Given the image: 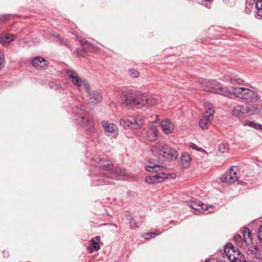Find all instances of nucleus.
<instances>
[{"label": "nucleus", "instance_id": "412c9836", "mask_svg": "<svg viewBox=\"0 0 262 262\" xmlns=\"http://www.w3.org/2000/svg\"><path fill=\"white\" fill-rule=\"evenodd\" d=\"M72 83L79 90H82L83 89L84 90L89 89V82L85 79L81 78L80 77L72 82Z\"/></svg>", "mask_w": 262, "mask_h": 262}, {"label": "nucleus", "instance_id": "6ab92c4d", "mask_svg": "<svg viewBox=\"0 0 262 262\" xmlns=\"http://www.w3.org/2000/svg\"><path fill=\"white\" fill-rule=\"evenodd\" d=\"M247 115L257 114L262 111V106L258 104H249L245 106Z\"/></svg>", "mask_w": 262, "mask_h": 262}, {"label": "nucleus", "instance_id": "a878e982", "mask_svg": "<svg viewBox=\"0 0 262 262\" xmlns=\"http://www.w3.org/2000/svg\"><path fill=\"white\" fill-rule=\"evenodd\" d=\"M204 107L206 111L203 115L205 116V118H206L207 116V117L210 118H213L214 110L212 104L209 102H205L204 103Z\"/></svg>", "mask_w": 262, "mask_h": 262}, {"label": "nucleus", "instance_id": "9b49d317", "mask_svg": "<svg viewBox=\"0 0 262 262\" xmlns=\"http://www.w3.org/2000/svg\"><path fill=\"white\" fill-rule=\"evenodd\" d=\"M101 124L105 135L113 138H116L117 137L118 128L114 123H110L107 121H103Z\"/></svg>", "mask_w": 262, "mask_h": 262}, {"label": "nucleus", "instance_id": "20e7f679", "mask_svg": "<svg viewBox=\"0 0 262 262\" xmlns=\"http://www.w3.org/2000/svg\"><path fill=\"white\" fill-rule=\"evenodd\" d=\"M96 166L103 171L104 174L112 179H119L126 175L125 169L118 167L113 168L112 162L108 160H99Z\"/></svg>", "mask_w": 262, "mask_h": 262}, {"label": "nucleus", "instance_id": "ddd939ff", "mask_svg": "<svg viewBox=\"0 0 262 262\" xmlns=\"http://www.w3.org/2000/svg\"><path fill=\"white\" fill-rule=\"evenodd\" d=\"M80 41L84 46L76 49V54L79 56L84 57L86 56V52H87L86 50L90 51L91 49L94 50L97 48L93 44L84 40H80Z\"/></svg>", "mask_w": 262, "mask_h": 262}, {"label": "nucleus", "instance_id": "72a5a7b5", "mask_svg": "<svg viewBox=\"0 0 262 262\" xmlns=\"http://www.w3.org/2000/svg\"><path fill=\"white\" fill-rule=\"evenodd\" d=\"M227 80L230 82L231 84H242L244 83V80L240 78H237V77H232L229 78L227 79Z\"/></svg>", "mask_w": 262, "mask_h": 262}, {"label": "nucleus", "instance_id": "79ce46f5", "mask_svg": "<svg viewBox=\"0 0 262 262\" xmlns=\"http://www.w3.org/2000/svg\"><path fill=\"white\" fill-rule=\"evenodd\" d=\"M252 128L256 129L257 130H259L262 131V124L257 123L255 122V121H254Z\"/></svg>", "mask_w": 262, "mask_h": 262}, {"label": "nucleus", "instance_id": "a211bd4d", "mask_svg": "<svg viewBox=\"0 0 262 262\" xmlns=\"http://www.w3.org/2000/svg\"><path fill=\"white\" fill-rule=\"evenodd\" d=\"M166 177L163 173L160 172L155 174L154 176H148L145 178V182L149 184L162 182L164 180Z\"/></svg>", "mask_w": 262, "mask_h": 262}, {"label": "nucleus", "instance_id": "473e14b6", "mask_svg": "<svg viewBox=\"0 0 262 262\" xmlns=\"http://www.w3.org/2000/svg\"><path fill=\"white\" fill-rule=\"evenodd\" d=\"M231 262H247V261L246 260L244 255L239 251L238 254L235 256V258L232 259Z\"/></svg>", "mask_w": 262, "mask_h": 262}, {"label": "nucleus", "instance_id": "c9c22d12", "mask_svg": "<svg viewBox=\"0 0 262 262\" xmlns=\"http://www.w3.org/2000/svg\"><path fill=\"white\" fill-rule=\"evenodd\" d=\"M5 62L4 53L0 51V70L5 67Z\"/></svg>", "mask_w": 262, "mask_h": 262}, {"label": "nucleus", "instance_id": "603ef678", "mask_svg": "<svg viewBox=\"0 0 262 262\" xmlns=\"http://www.w3.org/2000/svg\"><path fill=\"white\" fill-rule=\"evenodd\" d=\"M218 262H225V261H219Z\"/></svg>", "mask_w": 262, "mask_h": 262}, {"label": "nucleus", "instance_id": "8fccbe9b", "mask_svg": "<svg viewBox=\"0 0 262 262\" xmlns=\"http://www.w3.org/2000/svg\"><path fill=\"white\" fill-rule=\"evenodd\" d=\"M206 6H207L208 8H210V6H209V7H208L207 4H206Z\"/></svg>", "mask_w": 262, "mask_h": 262}, {"label": "nucleus", "instance_id": "a19ab883", "mask_svg": "<svg viewBox=\"0 0 262 262\" xmlns=\"http://www.w3.org/2000/svg\"><path fill=\"white\" fill-rule=\"evenodd\" d=\"M129 218L128 219L129 220V225L131 228H135L137 227L136 222L134 220V219L132 217V216H129Z\"/></svg>", "mask_w": 262, "mask_h": 262}, {"label": "nucleus", "instance_id": "39448f33", "mask_svg": "<svg viewBox=\"0 0 262 262\" xmlns=\"http://www.w3.org/2000/svg\"><path fill=\"white\" fill-rule=\"evenodd\" d=\"M86 110L83 106L80 104L74 110V113L76 115V120L87 130H91L94 127L93 120L85 115Z\"/></svg>", "mask_w": 262, "mask_h": 262}, {"label": "nucleus", "instance_id": "cd10ccee", "mask_svg": "<svg viewBox=\"0 0 262 262\" xmlns=\"http://www.w3.org/2000/svg\"><path fill=\"white\" fill-rule=\"evenodd\" d=\"M191 160L190 155L188 153L184 152L182 154L180 163L184 168H187L189 166Z\"/></svg>", "mask_w": 262, "mask_h": 262}, {"label": "nucleus", "instance_id": "b1692460", "mask_svg": "<svg viewBox=\"0 0 262 262\" xmlns=\"http://www.w3.org/2000/svg\"><path fill=\"white\" fill-rule=\"evenodd\" d=\"M165 167L164 165L154 164L153 163L149 162V164L145 166L146 170L149 172H157L162 170Z\"/></svg>", "mask_w": 262, "mask_h": 262}, {"label": "nucleus", "instance_id": "393cba45", "mask_svg": "<svg viewBox=\"0 0 262 262\" xmlns=\"http://www.w3.org/2000/svg\"><path fill=\"white\" fill-rule=\"evenodd\" d=\"M242 232L245 244L250 245L252 243V235L249 229L247 228H244Z\"/></svg>", "mask_w": 262, "mask_h": 262}, {"label": "nucleus", "instance_id": "f03ea898", "mask_svg": "<svg viewBox=\"0 0 262 262\" xmlns=\"http://www.w3.org/2000/svg\"><path fill=\"white\" fill-rule=\"evenodd\" d=\"M152 155L158 158L168 160H176L178 157L177 151L164 143L158 142L151 146Z\"/></svg>", "mask_w": 262, "mask_h": 262}, {"label": "nucleus", "instance_id": "0eeeda50", "mask_svg": "<svg viewBox=\"0 0 262 262\" xmlns=\"http://www.w3.org/2000/svg\"><path fill=\"white\" fill-rule=\"evenodd\" d=\"M86 110L83 106L80 104L74 110V113L76 115V120L87 130H91L94 127L93 120L85 115Z\"/></svg>", "mask_w": 262, "mask_h": 262}, {"label": "nucleus", "instance_id": "ea45409f", "mask_svg": "<svg viewBox=\"0 0 262 262\" xmlns=\"http://www.w3.org/2000/svg\"><path fill=\"white\" fill-rule=\"evenodd\" d=\"M91 245L95 250H98L100 249V246L98 242L94 241V240H91Z\"/></svg>", "mask_w": 262, "mask_h": 262}, {"label": "nucleus", "instance_id": "bb28decb", "mask_svg": "<svg viewBox=\"0 0 262 262\" xmlns=\"http://www.w3.org/2000/svg\"><path fill=\"white\" fill-rule=\"evenodd\" d=\"M246 246L247 248L246 250L248 255L254 258L259 257V254L257 247L250 245Z\"/></svg>", "mask_w": 262, "mask_h": 262}, {"label": "nucleus", "instance_id": "c03bdc74", "mask_svg": "<svg viewBox=\"0 0 262 262\" xmlns=\"http://www.w3.org/2000/svg\"><path fill=\"white\" fill-rule=\"evenodd\" d=\"M9 17L8 15H0V23L4 22L5 20L8 19Z\"/></svg>", "mask_w": 262, "mask_h": 262}, {"label": "nucleus", "instance_id": "c756f323", "mask_svg": "<svg viewBox=\"0 0 262 262\" xmlns=\"http://www.w3.org/2000/svg\"><path fill=\"white\" fill-rule=\"evenodd\" d=\"M213 118H210L209 117L205 118V116L203 115L201 119L199 121V126L203 129H206L208 126V122L210 120H212Z\"/></svg>", "mask_w": 262, "mask_h": 262}, {"label": "nucleus", "instance_id": "37998d69", "mask_svg": "<svg viewBox=\"0 0 262 262\" xmlns=\"http://www.w3.org/2000/svg\"><path fill=\"white\" fill-rule=\"evenodd\" d=\"M254 121H249L247 120L245 121V122L243 124V126H248L251 128H252L253 125Z\"/></svg>", "mask_w": 262, "mask_h": 262}, {"label": "nucleus", "instance_id": "49530a36", "mask_svg": "<svg viewBox=\"0 0 262 262\" xmlns=\"http://www.w3.org/2000/svg\"><path fill=\"white\" fill-rule=\"evenodd\" d=\"M212 0H205L206 2H209L210 3Z\"/></svg>", "mask_w": 262, "mask_h": 262}, {"label": "nucleus", "instance_id": "f8f14e48", "mask_svg": "<svg viewBox=\"0 0 262 262\" xmlns=\"http://www.w3.org/2000/svg\"><path fill=\"white\" fill-rule=\"evenodd\" d=\"M237 170L236 167H232L229 171H226L222 176L221 181L229 184H232L238 180Z\"/></svg>", "mask_w": 262, "mask_h": 262}, {"label": "nucleus", "instance_id": "4be33fe9", "mask_svg": "<svg viewBox=\"0 0 262 262\" xmlns=\"http://www.w3.org/2000/svg\"><path fill=\"white\" fill-rule=\"evenodd\" d=\"M15 36L10 34H2L0 36V43L4 46H7L14 40Z\"/></svg>", "mask_w": 262, "mask_h": 262}, {"label": "nucleus", "instance_id": "7c9ffc66", "mask_svg": "<svg viewBox=\"0 0 262 262\" xmlns=\"http://www.w3.org/2000/svg\"><path fill=\"white\" fill-rule=\"evenodd\" d=\"M257 17H262V0H256L255 2Z\"/></svg>", "mask_w": 262, "mask_h": 262}, {"label": "nucleus", "instance_id": "7ed1b4c3", "mask_svg": "<svg viewBox=\"0 0 262 262\" xmlns=\"http://www.w3.org/2000/svg\"><path fill=\"white\" fill-rule=\"evenodd\" d=\"M158 100L151 96L145 94H130L126 97L124 103L127 106H152L156 104Z\"/></svg>", "mask_w": 262, "mask_h": 262}, {"label": "nucleus", "instance_id": "5701e85b", "mask_svg": "<svg viewBox=\"0 0 262 262\" xmlns=\"http://www.w3.org/2000/svg\"><path fill=\"white\" fill-rule=\"evenodd\" d=\"M158 130L155 126H151L147 132V138L150 141H155L158 136Z\"/></svg>", "mask_w": 262, "mask_h": 262}, {"label": "nucleus", "instance_id": "f3484780", "mask_svg": "<svg viewBox=\"0 0 262 262\" xmlns=\"http://www.w3.org/2000/svg\"><path fill=\"white\" fill-rule=\"evenodd\" d=\"M88 94L90 101L93 104H97L99 103L102 100V96L97 92L95 91H91L90 85H89V89L85 90Z\"/></svg>", "mask_w": 262, "mask_h": 262}, {"label": "nucleus", "instance_id": "1a4fd4ad", "mask_svg": "<svg viewBox=\"0 0 262 262\" xmlns=\"http://www.w3.org/2000/svg\"><path fill=\"white\" fill-rule=\"evenodd\" d=\"M144 123V120L141 117L127 116L120 120V124L125 128L137 129L141 127Z\"/></svg>", "mask_w": 262, "mask_h": 262}, {"label": "nucleus", "instance_id": "f257e3e1", "mask_svg": "<svg viewBox=\"0 0 262 262\" xmlns=\"http://www.w3.org/2000/svg\"><path fill=\"white\" fill-rule=\"evenodd\" d=\"M200 88L205 91L220 94L226 97L233 95L235 97L245 102L255 103L260 100L258 93L248 88L233 86L232 91L223 86L216 80H208L201 78L199 80Z\"/></svg>", "mask_w": 262, "mask_h": 262}, {"label": "nucleus", "instance_id": "dca6fc26", "mask_svg": "<svg viewBox=\"0 0 262 262\" xmlns=\"http://www.w3.org/2000/svg\"><path fill=\"white\" fill-rule=\"evenodd\" d=\"M224 251L226 256L231 261L232 259H234V258H235V256L238 254L239 252L237 249H235L233 246L231 244H228L225 246Z\"/></svg>", "mask_w": 262, "mask_h": 262}, {"label": "nucleus", "instance_id": "6e6552de", "mask_svg": "<svg viewBox=\"0 0 262 262\" xmlns=\"http://www.w3.org/2000/svg\"><path fill=\"white\" fill-rule=\"evenodd\" d=\"M86 110L83 106L80 104L74 110V113L76 115V120L87 130H91L94 127L93 120L85 115Z\"/></svg>", "mask_w": 262, "mask_h": 262}, {"label": "nucleus", "instance_id": "58836bf2", "mask_svg": "<svg viewBox=\"0 0 262 262\" xmlns=\"http://www.w3.org/2000/svg\"><path fill=\"white\" fill-rule=\"evenodd\" d=\"M159 234H160L159 232H156L147 233L145 235V239H149L151 237H152L153 236L159 235Z\"/></svg>", "mask_w": 262, "mask_h": 262}, {"label": "nucleus", "instance_id": "f704fd0d", "mask_svg": "<svg viewBox=\"0 0 262 262\" xmlns=\"http://www.w3.org/2000/svg\"><path fill=\"white\" fill-rule=\"evenodd\" d=\"M229 145L226 143H221L219 145V150L222 153L227 152L228 151Z\"/></svg>", "mask_w": 262, "mask_h": 262}, {"label": "nucleus", "instance_id": "aec40b11", "mask_svg": "<svg viewBox=\"0 0 262 262\" xmlns=\"http://www.w3.org/2000/svg\"><path fill=\"white\" fill-rule=\"evenodd\" d=\"M231 114L235 117L241 118L244 115H247L245 111V106L242 104H237L234 106L232 110Z\"/></svg>", "mask_w": 262, "mask_h": 262}, {"label": "nucleus", "instance_id": "4468645a", "mask_svg": "<svg viewBox=\"0 0 262 262\" xmlns=\"http://www.w3.org/2000/svg\"><path fill=\"white\" fill-rule=\"evenodd\" d=\"M32 63L33 67L37 69H45L48 65V61L40 56H37L32 59Z\"/></svg>", "mask_w": 262, "mask_h": 262}, {"label": "nucleus", "instance_id": "2eb2a0df", "mask_svg": "<svg viewBox=\"0 0 262 262\" xmlns=\"http://www.w3.org/2000/svg\"><path fill=\"white\" fill-rule=\"evenodd\" d=\"M161 127L163 132L167 135L173 133L174 125L172 121L168 119H165L161 123Z\"/></svg>", "mask_w": 262, "mask_h": 262}, {"label": "nucleus", "instance_id": "c85d7f7f", "mask_svg": "<svg viewBox=\"0 0 262 262\" xmlns=\"http://www.w3.org/2000/svg\"><path fill=\"white\" fill-rule=\"evenodd\" d=\"M67 76L69 80L72 82L79 77L78 74L73 70H67L66 71Z\"/></svg>", "mask_w": 262, "mask_h": 262}, {"label": "nucleus", "instance_id": "e433bc0d", "mask_svg": "<svg viewBox=\"0 0 262 262\" xmlns=\"http://www.w3.org/2000/svg\"><path fill=\"white\" fill-rule=\"evenodd\" d=\"M129 73L131 76H132L134 78H137L139 76V72L134 69H129Z\"/></svg>", "mask_w": 262, "mask_h": 262}, {"label": "nucleus", "instance_id": "de8ad7c7", "mask_svg": "<svg viewBox=\"0 0 262 262\" xmlns=\"http://www.w3.org/2000/svg\"><path fill=\"white\" fill-rule=\"evenodd\" d=\"M197 150H201L202 149L201 148H196Z\"/></svg>", "mask_w": 262, "mask_h": 262}, {"label": "nucleus", "instance_id": "423d86ee", "mask_svg": "<svg viewBox=\"0 0 262 262\" xmlns=\"http://www.w3.org/2000/svg\"><path fill=\"white\" fill-rule=\"evenodd\" d=\"M86 110L83 106L80 104L74 110V113L76 115V120L87 130H91L94 127L93 120L85 115Z\"/></svg>", "mask_w": 262, "mask_h": 262}, {"label": "nucleus", "instance_id": "a18cd8bd", "mask_svg": "<svg viewBox=\"0 0 262 262\" xmlns=\"http://www.w3.org/2000/svg\"><path fill=\"white\" fill-rule=\"evenodd\" d=\"M100 239V237L99 236H95V237L93 238L92 240H94V241H96L98 242Z\"/></svg>", "mask_w": 262, "mask_h": 262}, {"label": "nucleus", "instance_id": "3c124183", "mask_svg": "<svg viewBox=\"0 0 262 262\" xmlns=\"http://www.w3.org/2000/svg\"><path fill=\"white\" fill-rule=\"evenodd\" d=\"M65 45L68 46V45L67 44V42L64 43Z\"/></svg>", "mask_w": 262, "mask_h": 262}, {"label": "nucleus", "instance_id": "864d4df0", "mask_svg": "<svg viewBox=\"0 0 262 262\" xmlns=\"http://www.w3.org/2000/svg\"><path fill=\"white\" fill-rule=\"evenodd\" d=\"M113 225L115 226V227H117L116 225L114 224Z\"/></svg>", "mask_w": 262, "mask_h": 262}, {"label": "nucleus", "instance_id": "09e8293b", "mask_svg": "<svg viewBox=\"0 0 262 262\" xmlns=\"http://www.w3.org/2000/svg\"><path fill=\"white\" fill-rule=\"evenodd\" d=\"M195 146H196V145H193V146H192V147H193V148H195L194 147H195Z\"/></svg>", "mask_w": 262, "mask_h": 262}, {"label": "nucleus", "instance_id": "4c0bfd02", "mask_svg": "<svg viewBox=\"0 0 262 262\" xmlns=\"http://www.w3.org/2000/svg\"><path fill=\"white\" fill-rule=\"evenodd\" d=\"M257 236L260 242L262 243V225L257 229Z\"/></svg>", "mask_w": 262, "mask_h": 262}, {"label": "nucleus", "instance_id": "2f4dec72", "mask_svg": "<svg viewBox=\"0 0 262 262\" xmlns=\"http://www.w3.org/2000/svg\"><path fill=\"white\" fill-rule=\"evenodd\" d=\"M234 241L239 247H244L245 244L243 237L240 234H235L233 237Z\"/></svg>", "mask_w": 262, "mask_h": 262}, {"label": "nucleus", "instance_id": "9d476101", "mask_svg": "<svg viewBox=\"0 0 262 262\" xmlns=\"http://www.w3.org/2000/svg\"><path fill=\"white\" fill-rule=\"evenodd\" d=\"M189 206L194 210L205 214L214 211V208L212 206H207L196 200H191L189 202Z\"/></svg>", "mask_w": 262, "mask_h": 262}]
</instances>
